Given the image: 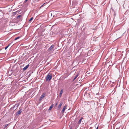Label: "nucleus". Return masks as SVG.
<instances>
[{
	"label": "nucleus",
	"mask_w": 129,
	"mask_h": 129,
	"mask_svg": "<svg viewBox=\"0 0 129 129\" xmlns=\"http://www.w3.org/2000/svg\"><path fill=\"white\" fill-rule=\"evenodd\" d=\"M22 112V111L21 110H20L19 111L17 112V115H19Z\"/></svg>",
	"instance_id": "1a4fd4ad"
},
{
	"label": "nucleus",
	"mask_w": 129,
	"mask_h": 129,
	"mask_svg": "<svg viewBox=\"0 0 129 129\" xmlns=\"http://www.w3.org/2000/svg\"><path fill=\"white\" fill-rule=\"evenodd\" d=\"M78 76V74L74 78V79H73V81H74L76 79V78Z\"/></svg>",
	"instance_id": "9d476101"
},
{
	"label": "nucleus",
	"mask_w": 129,
	"mask_h": 129,
	"mask_svg": "<svg viewBox=\"0 0 129 129\" xmlns=\"http://www.w3.org/2000/svg\"><path fill=\"white\" fill-rule=\"evenodd\" d=\"M52 107H53L52 105L50 107H49V110H51V109L52 108Z\"/></svg>",
	"instance_id": "ddd939ff"
},
{
	"label": "nucleus",
	"mask_w": 129,
	"mask_h": 129,
	"mask_svg": "<svg viewBox=\"0 0 129 129\" xmlns=\"http://www.w3.org/2000/svg\"><path fill=\"white\" fill-rule=\"evenodd\" d=\"M45 4V3H44L43 5H42L41 7H43L44 5Z\"/></svg>",
	"instance_id": "aec40b11"
},
{
	"label": "nucleus",
	"mask_w": 129,
	"mask_h": 129,
	"mask_svg": "<svg viewBox=\"0 0 129 129\" xmlns=\"http://www.w3.org/2000/svg\"><path fill=\"white\" fill-rule=\"evenodd\" d=\"M98 129V127H97L96 128V129Z\"/></svg>",
	"instance_id": "412c9836"
},
{
	"label": "nucleus",
	"mask_w": 129,
	"mask_h": 129,
	"mask_svg": "<svg viewBox=\"0 0 129 129\" xmlns=\"http://www.w3.org/2000/svg\"><path fill=\"white\" fill-rule=\"evenodd\" d=\"M83 119V118L82 117L79 120V121H78V124H80L81 123V120Z\"/></svg>",
	"instance_id": "6e6552de"
},
{
	"label": "nucleus",
	"mask_w": 129,
	"mask_h": 129,
	"mask_svg": "<svg viewBox=\"0 0 129 129\" xmlns=\"http://www.w3.org/2000/svg\"><path fill=\"white\" fill-rule=\"evenodd\" d=\"M20 16H21V15H18V16H17V18H19L20 17Z\"/></svg>",
	"instance_id": "2eb2a0df"
},
{
	"label": "nucleus",
	"mask_w": 129,
	"mask_h": 129,
	"mask_svg": "<svg viewBox=\"0 0 129 129\" xmlns=\"http://www.w3.org/2000/svg\"><path fill=\"white\" fill-rule=\"evenodd\" d=\"M54 47V45H52L48 49V50L49 52H52L54 51V49H53Z\"/></svg>",
	"instance_id": "f03ea898"
},
{
	"label": "nucleus",
	"mask_w": 129,
	"mask_h": 129,
	"mask_svg": "<svg viewBox=\"0 0 129 129\" xmlns=\"http://www.w3.org/2000/svg\"><path fill=\"white\" fill-rule=\"evenodd\" d=\"M19 105V104H18L15 105V106L16 105L17 106H18Z\"/></svg>",
	"instance_id": "a211bd4d"
},
{
	"label": "nucleus",
	"mask_w": 129,
	"mask_h": 129,
	"mask_svg": "<svg viewBox=\"0 0 129 129\" xmlns=\"http://www.w3.org/2000/svg\"><path fill=\"white\" fill-rule=\"evenodd\" d=\"M29 66V64H28L24 68H23V70L24 71L26 70L28 67Z\"/></svg>",
	"instance_id": "423d86ee"
},
{
	"label": "nucleus",
	"mask_w": 129,
	"mask_h": 129,
	"mask_svg": "<svg viewBox=\"0 0 129 129\" xmlns=\"http://www.w3.org/2000/svg\"><path fill=\"white\" fill-rule=\"evenodd\" d=\"M52 75L50 73H49L47 76L46 78V81H50L52 78Z\"/></svg>",
	"instance_id": "f257e3e1"
},
{
	"label": "nucleus",
	"mask_w": 129,
	"mask_h": 129,
	"mask_svg": "<svg viewBox=\"0 0 129 129\" xmlns=\"http://www.w3.org/2000/svg\"><path fill=\"white\" fill-rule=\"evenodd\" d=\"M45 93H43L42 95L40 97V99L39 100L41 101L45 96Z\"/></svg>",
	"instance_id": "7ed1b4c3"
},
{
	"label": "nucleus",
	"mask_w": 129,
	"mask_h": 129,
	"mask_svg": "<svg viewBox=\"0 0 129 129\" xmlns=\"http://www.w3.org/2000/svg\"><path fill=\"white\" fill-rule=\"evenodd\" d=\"M20 38V37H16V38L15 39H14V40H16L19 39Z\"/></svg>",
	"instance_id": "9b49d317"
},
{
	"label": "nucleus",
	"mask_w": 129,
	"mask_h": 129,
	"mask_svg": "<svg viewBox=\"0 0 129 129\" xmlns=\"http://www.w3.org/2000/svg\"><path fill=\"white\" fill-rule=\"evenodd\" d=\"M15 13L16 14V12H15Z\"/></svg>",
	"instance_id": "4be33fe9"
},
{
	"label": "nucleus",
	"mask_w": 129,
	"mask_h": 129,
	"mask_svg": "<svg viewBox=\"0 0 129 129\" xmlns=\"http://www.w3.org/2000/svg\"><path fill=\"white\" fill-rule=\"evenodd\" d=\"M10 44L8 46H6V47L5 48V50H6L8 48V47H9V45H10V44Z\"/></svg>",
	"instance_id": "f8f14e48"
},
{
	"label": "nucleus",
	"mask_w": 129,
	"mask_h": 129,
	"mask_svg": "<svg viewBox=\"0 0 129 129\" xmlns=\"http://www.w3.org/2000/svg\"><path fill=\"white\" fill-rule=\"evenodd\" d=\"M67 105H66L64 107L61 112L62 113H64V111H65V110L67 108Z\"/></svg>",
	"instance_id": "20e7f679"
},
{
	"label": "nucleus",
	"mask_w": 129,
	"mask_h": 129,
	"mask_svg": "<svg viewBox=\"0 0 129 129\" xmlns=\"http://www.w3.org/2000/svg\"><path fill=\"white\" fill-rule=\"evenodd\" d=\"M8 124H5V127H7V126L8 125Z\"/></svg>",
	"instance_id": "f3484780"
},
{
	"label": "nucleus",
	"mask_w": 129,
	"mask_h": 129,
	"mask_svg": "<svg viewBox=\"0 0 129 129\" xmlns=\"http://www.w3.org/2000/svg\"><path fill=\"white\" fill-rule=\"evenodd\" d=\"M28 0H25L24 1V2L26 3Z\"/></svg>",
	"instance_id": "6ab92c4d"
},
{
	"label": "nucleus",
	"mask_w": 129,
	"mask_h": 129,
	"mask_svg": "<svg viewBox=\"0 0 129 129\" xmlns=\"http://www.w3.org/2000/svg\"><path fill=\"white\" fill-rule=\"evenodd\" d=\"M70 129H71V128Z\"/></svg>",
	"instance_id": "5701e85b"
},
{
	"label": "nucleus",
	"mask_w": 129,
	"mask_h": 129,
	"mask_svg": "<svg viewBox=\"0 0 129 129\" xmlns=\"http://www.w3.org/2000/svg\"><path fill=\"white\" fill-rule=\"evenodd\" d=\"M57 104H58L57 103H55V106H57Z\"/></svg>",
	"instance_id": "dca6fc26"
},
{
	"label": "nucleus",
	"mask_w": 129,
	"mask_h": 129,
	"mask_svg": "<svg viewBox=\"0 0 129 129\" xmlns=\"http://www.w3.org/2000/svg\"><path fill=\"white\" fill-rule=\"evenodd\" d=\"M33 19V17H32L29 20V21H30L31 20H32Z\"/></svg>",
	"instance_id": "4468645a"
},
{
	"label": "nucleus",
	"mask_w": 129,
	"mask_h": 129,
	"mask_svg": "<svg viewBox=\"0 0 129 129\" xmlns=\"http://www.w3.org/2000/svg\"><path fill=\"white\" fill-rule=\"evenodd\" d=\"M63 92V89H62L61 90L60 93V96L61 97V96Z\"/></svg>",
	"instance_id": "0eeeda50"
},
{
	"label": "nucleus",
	"mask_w": 129,
	"mask_h": 129,
	"mask_svg": "<svg viewBox=\"0 0 129 129\" xmlns=\"http://www.w3.org/2000/svg\"><path fill=\"white\" fill-rule=\"evenodd\" d=\"M62 104H63L62 102H61L59 104V106L58 107V109H60V108H61V107L62 105Z\"/></svg>",
	"instance_id": "39448f33"
}]
</instances>
